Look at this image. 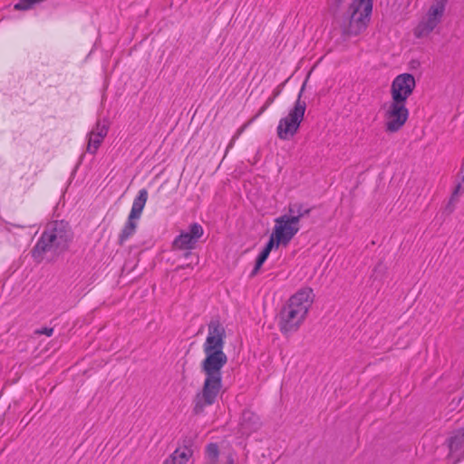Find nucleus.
I'll list each match as a JSON object with an SVG mask.
<instances>
[{"mask_svg": "<svg viewBox=\"0 0 464 464\" xmlns=\"http://www.w3.org/2000/svg\"><path fill=\"white\" fill-rule=\"evenodd\" d=\"M108 130H109V124L107 122V121L103 120V121L102 122L101 121H98L95 127L92 129V132H94V133H101L102 134L103 136H106L107 133H108Z\"/></svg>", "mask_w": 464, "mask_h": 464, "instance_id": "nucleus-18", "label": "nucleus"}, {"mask_svg": "<svg viewBox=\"0 0 464 464\" xmlns=\"http://www.w3.org/2000/svg\"><path fill=\"white\" fill-rule=\"evenodd\" d=\"M272 234L277 238L278 243L287 246L299 231V227L296 223L292 222L286 214L276 218Z\"/></svg>", "mask_w": 464, "mask_h": 464, "instance_id": "nucleus-11", "label": "nucleus"}, {"mask_svg": "<svg viewBox=\"0 0 464 464\" xmlns=\"http://www.w3.org/2000/svg\"><path fill=\"white\" fill-rule=\"evenodd\" d=\"M281 93V87L278 86L274 92H273V96L275 98H276L277 96H279Z\"/></svg>", "mask_w": 464, "mask_h": 464, "instance_id": "nucleus-28", "label": "nucleus"}, {"mask_svg": "<svg viewBox=\"0 0 464 464\" xmlns=\"http://www.w3.org/2000/svg\"><path fill=\"white\" fill-rule=\"evenodd\" d=\"M73 239L71 226L65 220L49 222L31 250L34 260L41 263L47 253L59 256L69 249Z\"/></svg>", "mask_w": 464, "mask_h": 464, "instance_id": "nucleus-2", "label": "nucleus"}, {"mask_svg": "<svg viewBox=\"0 0 464 464\" xmlns=\"http://www.w3.org/2000/svg\"><path fill=\"white\" fill-rule=\"evenodd\" d=\"M259 417L252 411L246 409L242 411L239 421V432L242 435L248 436L256 431L260 427Z\"/></svg>", "mask_w": 464, "mask_h": 464, "instance_id": "nucleus-12", "label": "nucleus"}, {"mask_svg": "<svg viewBox=\"0 0 464 464\" xmlns=\"http://www.w3.org/2000/svg\"><path fill=\"white\" fill-rule=\"evenodd\" d=\"M219 453L220 451L218 443H208L205 449L206 458L208 460V463L218 464Z\"/></svg>", "mask_w": 464, "mask_h": 464, "instance_id": "nucleus-17", "label": "nucleus"}, {"mask_svg": "<svg viewBox=\"0 0 464 464\" xmlns=\"http://www.w3.org/2000/svg\"><path fill=\"white\" fill-rule=\"evenodd\" d=\"M233 142H234V140H231V141H230V143H229V145H228V147H227V150H228V149H230V148H232V146H233Z\"/></svg>", "mask_w": 464, "mask_h": 464, "instance_id": "nucleus-29", "label": "nucleus"}, {"mask_svg": "<svg viewBox=\"0 0 464 464\" xmlns=\"http://www.w3.org/2000/svg\"><path fill=\"white\" fill-rule=\"evenodd\" d=\"M347 0H334V8H339L341 7ZM361 3H365V2H371V3H373V0H359Z\"/></svg>", "mask_w": 464, "mask_h": 464, "instance_id": "nucleus-25", "label": "nucleus"}, {"mask_svg": "<svg viewBox=\"0 0 464 464\" xmlns=\"http://www.w3.org/2000/svg\"><path fill=\"white\" fill-rule=\"evenodd\" d=\"M384 116L386 119L385 130L391 133L399 131L409 117L406 102L392 100Z\"/></svg>", "mask_w": 464, "mask_h": 464, "instance_id": "nucleus-7", "label": "nucleus"}, {"mask_svg": "<svg viewBox=\"0 0 464 464\" xmlns=\"http://www.w3.org/2000/svg\"><path fill=\"white\" fill-rule=\"evenodd\" d=\"M314 297L313 289L304 287L289 298L279 314V328L283 334L286 335L299 329L314 302Z\"/></svg>", "mask_w": 464, "mask_h": 464, "instance_id": "nucleus-3", "label": "nucleus"}, {"mask_svg": "<svg viewBox=\"0 0 464 464\" xmlns=\"http://www.w3.org/2000/svg\"><path fill=\"white\" fill-rule=\"evenodd\" d=\"M265 262H266L265 259H262L261 257H259L257 256V257L256 259L255 266H254L252 272L250 273V277H254L255 276L257 275L258 271L260 270L261 266H263V264Z\"/></svg>", "mask_w": 464, "mask_h": 464, "instance_id": "nucleus-20", "label": "nucleus"}, {"mask_svg": "<svg viewBox=\"0 0 464 464\" xmlns=\"http://www.w3.org/2000/svg\"><path fill=\"white\" fill-rule=\"evenodd\" d=\"M208 334L203 343L205 358L200 362V372L205 375L202 389L193 399V413L200 415L205 408L213 405L222 390V369L227 362L224 353L226 331L218 320L208 324Z\"/></svg>", "mask_w": 464, "mask_h": 464, "instance_id": "nucleus-1", "label": "nucleus"}, {"mask_svg": "<svg viewBox=\"0 0 464 464\" xmlns=\"http://www.w3.org/2000/svg\"><path fill=\"white\" fill-rule=\"evenodd\" d=\"M204 230L198 223H192L188 226V231H182L175 237L172 246L179 250H191L195 248L198 239L203 236Z\"/></svg>", "mask_w": 464, "mask_h": 464, "instance_id": "nucleus-10", "label": "nucleus"}, {"mask_svg": "<svg viewBox=\"0 0 464 464\" xmlns=\"http://www.w3.org/2000/svg\"><path fill=\"white\" fill-rule=\"evenodd\" d=\"M148 199V191L146 188H142L139 191L137 197L134 198L130 213L128 219L122 227L119 238L118 245L122 246L124 243L132 237L137 229L138 222L140 219L142 210Z\"/></svg>", "mask_w": 464, "mask_h": 464, "instance_id": "nucleus-6", "label": "nucleus"}, {"mask_svg": "<svg viewBox=\"0 0 464 464\" xmlns=\"http://www.w3.org/2000/svg\"><path fill=\"white\" fill-rule=\"evenodd\" d=\"M275 99L276 98L273 95L271 97H269L266 100V102H265V104L259 109L258 112L256 114L254 119H256V118L259 117L261 114H263L267 110V108L274 102Z\"/></svg>", "mask_w": 464, "mask_h": 464, "instance_id": "nucleus-21", "label": "nucleus"}, {"mask_svg": "<svg viewBox=\"0 0 464 464\" xmlns=\"http://www.w3.org/2000/svg\"><path fill=\"white\" fill-rule=\"evenodd\" d=\"M385 270V267L384 266L382 265V262L378 263L376 265V266L374 267L373 269V273H377L378 271H384Z\"/></svg>", "mask_w": 464, "mask_h": 464, "instance_id": "nucleus-26", "label": "nucleus"}, {"mask_svg": "<svg viewBox=\"0 0 464 464\" xmlns=\"http://www.w3.org/2000/svg\"><path fill=\"white\" fill-rule=\"evenodd\" d=\"M279 245H282V243H278L277 238L273 234H271L263 249L270 253L274 247H278Z\"/></svg>", "mask_w": 464, "mask_h": 464, "instance_id": "nucleus-19", "label": "nucleus"}, {"mask_svg": "<svg viewBox=\"0 0 464 464\" xmlns=\"http://www.w3.org/2000/svg\"><path fill=\"white\" fill-rule=\"evenodd\" d=\"M313 208L307 207L304 203H290L288 206V218L298 225L302 218L309 216Z\"/></svg>", "mask_w": 464, "mask_h": 464, "instance_id": "nucleus-14", "label": "nucleus"}, {"mask_svg": "<svg viewBox=\"0 0 464 464\" xmlns=\"http://www.w3.org/2000/svg\"><path fill=\"white\" fill-rule=\"evenodd\" d=\"M189 255H190V252H187V253L185 254V256H186V257H188Z\"/></svg>", "mask_w": 464, "mask_h": 464, "instance_id": "nucleus-30", "label": "nucleus"}, {"mask_svg": "<svg viewBox=\"0 0 464 464\" xmlns=\"http://www.w3.org/2000/svg\"><path fill=\"white\" fill-rule=\"evenodd\" d=\"M307 78L302 84L297 99L285 117L280 119L276 127V135L281 140H290L298 132L301 123L304 121L306 110V102L302 100Z\"/></svg>", "mask_w": 464, "mask_h": 464, "instance_id": "nucleus-5", "label": "nucleus"}, {"mask_svg": "<svg viewBox=\"0 0 464 464\" xmlns=\"http://www.w3.org/2000/svg\"><path fill=\"white\" fill-rule=\"evenodd\" d=\"M269 252H267L266 250H264L262 249V251L259 253L258 256L261 257L262 259H265L266 260L268 256H269Z\"/></svg>", "mask_w": 464, "mask_h": 464, "instance_id": "nucleus-27", "label": "nucleus"}, {"mask_svg": "<svg viewBox=\"0 0 464 464\" xmlns=\"http://www.w3.org/2000/svg\"><path fill=\"white\" fill-rule=\"evenodd\" d=\"M447 445L451 454L462 457L464 450V429L454 430L447 439Z\"/></svg>", "mask_w": 464, "mask_h": 464, "instance_id": "nucleus-13", "label": "nucleus"}, {"mask_svg": "<svg viewBox=\"0 0 464 464\" xmlns=\"http://www.w3.org/2000/svg\"><path fill=\"white\" fill-rule=\"evenodd\" d=\"M193 450L187 445L183 449L178 448L174 452L163 462V464H186L192 457Z\"/></svg>", "mask_w": 464, "mask_h": 464, "instance_id": "nucleus-15", "label": "nucleus"}, {"mask_svg": "<svg viewBox=\"0 0 464 464\" xmlns=\"http://www.w3.org/2000/svg\"><path fill=\"white\" fill-rule=\"evenodd\" d=\"M225 464H237V454L234 451H229L225 457Z\"/></svg>", "mask_w": 464, "mask_h": 464, "instance_id": "nucleus-23", "label": "nucleus"}, {"mask_svg": "<svg viewBox=\"0 0 464 464\" xmlns=\"http://www.w3.org/2000/svg\"><path fill=\"white\" fill-rule=\"evenodd\" d=\"M105 137L106 136H103L101 133L99 134L91 131L89 134L87 151L91 154H95Z\"/></svg>", "mask_w": 464, "mask_h": 464, "instance_id": "nucleus-16", "label": "nucleus"}, {"mask_svg": "<svg viewBox=\"0 0 464 464\" xmlns=\"http://www.w3.org/2000/svg\"><path fill=\"white\" fill-rule=\"evenodd\" d=\"M416 86V81L411 73H401L397 75L391 85L392 100L406 102L412 94Z\"/></svg>", "mask_w": 464, "mask_h": 464, "instance_id": "nucleus-9", "label": "nucleus"}, {"mask_svg": "<svg viewBox=\"0 0 464 464\" xmlns=\"http://www.w3.org/2000/svg\"><path fill=\"white\" fill-rule=\"evenodd\" d=\"M36 334H44L46 336H51L53 334V328L52 327H43L35 331Z\"/></svg>", "mask_w": 464, "mask_h": 464, "instance_id": "nucleus-24", "label": "nucleus"}, {"mask_svg": "<svg viewBox=\"0 0 464 464\" xmlns=\"http://www.w3.org/2000/svg\"><path fill=\"white\" fill-rule=\"evenodd\" d=\"M373 3H361L359 0H352L348 9L339 14V8H334V0L331 5V11L334 22L340 26L342 34L344 37L356 36L364 31L370 21Z\"/></svg>", "mask_w": 464, "mask_h": 464, "instance_id": "nucleus-4", "label": "nucleus"}, {"mask_svg": "<svg viewBox=\"0 0 464 464\" xmlns=\"http://www.w3.org/2000/svg\"><path fill=\"white\" fill-rule=\"evenodd\" d=\"M447 4L448 0H434L428 10L427 19L416 28L415 34L418 37L429 34L440 23Z\"/></svg>", "mask_w": 464, "mask_h": 464, "instance_id": "nucleus-8", "label": "nucleus"}, {"mask_svg": "<svg viewBox=\"0 0 464 464\" xmlns=\"http://www.w3.org/2000/svg\"><path fill=\"white\" fill-rule=\"evenodd\" d=\"M461 190H464V175H463V177L461 179V182L458 183V185L456 186L455 189L453 190L451 198H450V203H451V202H453L455 200V198L458 196V194Z\"/></svg>", "mask_w": 464, "mask_h": 464, "instance_id": "nucleus-22", "label": "nucleus"}]
</instances>
